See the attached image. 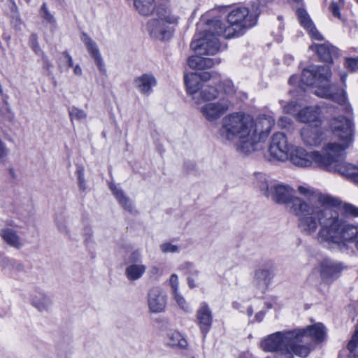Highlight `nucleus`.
I'll return each mask as SVG.
<instances>
[{"label": "nucleus", "mask_w": 358, "mask_h": 358, "mask_svg": "<svg viewBox=\"0 0 358 358\" xmlns=\"http://www.w3.org/2000/svg\"><path fill=\"white\" fill-rule=\"evenodd\" d=\"M257 180L262 193L274 202L285 205L298 217L301 231L314 236L318 243L343 245L358 233V227L347 223L331 208L340 203L333 196L308 185H299L297 191L303 196L301 198L294 195L289 185L267 180L262 173L257 175Z\"/></svg>", "instance_id": "obj_1"}, {"label": "nucleus", "mask_w": 358, "mask_h": 358, "mask_svg": "<svg viewBox=\"0 0 358 358\" xmlns=\"http://www.w3.org/2000/svg\"><path fill=\"white\" fill-rule=\"evenodd\" d=\"M274 124L270 115H261L255 119L244 113H232L222 120L220 136L223 141L234 143L239 154L249 155L259 149V143Z\"/></svg>", "instance_id": "obj_2"}, {"label": "nucleus", "mask_w": 358, "mask_h": 358, "mask_svg": "<svg viewBox=\"0 0 358 358\" xmlns=\"http://www.w3.org/2000/svg\"><path fill=\"white\" fill-rule=\"evenodd\" d=\"M326 336L325 327L316 323L306 328L272 334L262 341L261 347L264 351L280 352L287 358H306L314 349L315 343L322 342Z\"/></svg>", "instance_id": "obj_3"}, {"label": "nucleus", "mask_w": 358, "mask_h": 358, "mask_svg": "<svg viewBox=\"0 0 358 358\" xmlns=\"http://www.w3.org/2000/svg\"><path fill=\"white\" fill-rule=\"evenodd\" d=\"M330 128L332 135L338 139V141H331V150L336 152V162L332 165V169L325 170L338 172L347 178H356L358 176V166L343 162L345 151L354 141V124L352 120L346 117L334 119L331 122Z\"/></svg>", "instance_id": "obj_4"}, {"label": "nucleus", "mask_w": 358, "mask_h": 358, "mask_svg": "<svg viewBox=\"0 0 358 358\" xmlns=\"http://www.w3.org/2000/svg\"><path fill=\"white\" fill-rule=\"evenodd\" d=\"M331 71L328 66H313L305 69L300 78L297 76H292L289 80L291 85H298L303 90L306 86H313L315 89V94L322 98L331 99L340 105L345 104L346 98L344 94L333 93L335 87L330 84L329 78Z\"/></svg>", "instance_id": "obj_5"}, {"label": "nucleus", "mask_w": 358, "mask_h": 358, "mask_svg": "<svg viewBox=\"0 0 358 358\" xmlns=\"http://www.w3.org/2000/svg\"><path fill=\"white\" fill-rule=\"evenodd\" d=\"M213 27V21L208 24V29L205 30V34L201 36V34L194 36L190 46L195 52L196 55L192 56L188 59L189 67L195 69H203L213 67L215 64L220 63L218 59H212L203 57V55H214L220 48L217 38L218 34L217 30Z\"/></svg>", "instance_id": "obj_6"}, {"label": "nucleus", "mask_w": 358, "mask_h": 358, "mask_svg": "<svg viewBox=\"0 0 358 358\" xmlns=\"http://www.w3.org/2000/svg\"><path fill=\"white\" fill-rule=\"evenodd\" d=\"M331 141L322 146V151H307L299 146H292L288 160L294 166L302 168L316 166L322 169H332L336 162V152L331 149Z\"/></svg>", "instance_id": "obj_7"}, {"label": "nucleus", "mask_w": 358, "mask_h": 358, "mask_svg": "<svg viewBox=\"0 0 358 358\" xmlns=\"http://www.w3.org/2000/svg\"><path fill=\"white\" fill-rule=\"evenodd\" d=\"M257 11L250 13L247 8H238L231 10L227 15V26H224L219 20H213V27L218 29L217 33L224 38H231L241 36L244 31L256 24L258 15Z\"/></svg>", "instance_id": "obj_8"}, {"label": "nucleus", "mask_w": 358, "mask_h": 358, "mask_svg": "<svg viewBox=\"0 0 358 358\" xmlns=\"http://www.w3.org/2000/svg\"><path fill=\"white\" fill-rule=\"evenodd\" d=\"M335 198V196H334ZM336 199H338L340 201V203L338 206L331 207L334 208L337 213L339 215V216L344 220L347 223L358 227V224L352 223L347 220L345 217H358V207L348 203H343L342 201L340 200V199L336 197ZM320 244L323 245L325 247H327L329 248H339L341 250H347L350 248V245L353 244L356 249L358 250V233L354 236L353 238H351V240L345 241L343 245L341 244H327L324 243H320Z\"/></svg>", "instance_id": "obj_9"}, {"label": "nucleus", "mask_w": 358, "mask_h": 358, "mask_svg": "<svg viewBox=\"0 0 358 358\" xmlns=\"http://www.w3.org/2000/svg\"><path fill=\"white\" fill-rule=\"evenodd\" d=\"M341 117V116H338L337 117H334V119H337ZM333 120L334 118L330 120L329 124H331V122ZM318 126L319 124H315L314 127L308 124L304 126L301 129V138L304 144L309 146H320L323 144L324 146L329 141H338V139L332 135V131H331V138L328 140V138H330V136L326 134ZM329 129H331L330 124H329Z\"/></svg>", "instance_id": "obj_10"}, {"label": "nucleus", "mask_w": 358, "mask_h": 358, "mask_svg": "<svg viewBox=\"0 0 358 358\" xmlns=\"http://www.w3.org/2000/svg\"><path fill=\"white\" fill-rule=\"evenodd\" d=\"M292 146L289 144L287 138L283 133L274 134L268 147V153L271 159L280 162L288 161L289 153Z\"/></svg>", "instance_id": "obj_11"}, {"label": "nucleus", "mask_w": 358, "mask_h": 358, "mask_svg": "<svg viewBox=\"0 0 358 358\" xmlns=\"http://www.w3.org/2000/svg\"><path fill=\"white\" fill-rule=\"evenodd\" d=\"M233 107L232 101L220 97L216 101L205 103L200 109L203 116L210 122L216 121Z\"/></svg>", "instance_id": "obj_12"}, {"label": "nucleus", "mask_w": 358, "mask_h": 358, "mask_svg": "<svg viewBox=\"0 0 358 358\" xmlns=\"http://www.w3.org/2000/svg\"><path fill=\"white\" fill-rule=\"evenodd\" d=\"M143 255L140 250L133 251L129 256L125 276L130 281L140 279L145 273L147 267L143 264Z\"/></svg>", "instance_id": "obj_13"}, {"label": "nucleus", "mask_w": 358, "mask_h": 358, "mask_svg": "<svg viewBox=\"0 0 358 358\" xmlns=\"http://www.w3.org/2000/svg\"><path fill=\"white\" fill-rule=\"evenodd\" d=\"M343 268L341 262L326 258L318 264L314 271L320 273L322 281L329 283L340 276Z\"/></svg>", "instance_id": "obj_14"}, {"label": "nucleus", "mask_w": 358, "mask_h": 358, "mask_svg": "<svg viewBox=\"0 0 358 358\" xmlns=\"http://www.w3.org/2000/svg\"><path fill=\"white\" fill-rule=\"evenodd\" d=\"M210 75L208 72H192L187 73L184 76L186 90L194 103L199 102L198 96L199 91L203 85V81L210 79Z\"/></svg>", "instance_id": "obj_15"}, {"label": "nucleus", "mask_w": 358, "mask_h": 358, "mask_svg": "<svg viewBox=\"0 0 358 358\" xmlns=\"http://www.w3.org/2000/svg\"><path fill=\"white\" fill-rule=\"evenodd\" d=\"M147 303L149 310L152 313L165 311L167 305L166 292L159 287H152L148 292Z\"/></svg>", "instance_id": "obj_16"}, {"label": "nucleus", "mask_w": 358, "mask_h": 358, "mask_svg": "<svg viewBox=\"0 0 358 358\" xmlns=\"http://www.w3.org/2000/svg\"><path fill=\"white\" fill-rule=\"evenodd\" d=\"M29 302L37 311L44 313L52 309L51 296L41 289H35L29 294Z\"/></svg>", "instance_id": "obj_17"}, {"label": "nucleus", "mask_w": 358, "mask_h": 358, "mask_svg": "<svg viewBox=\"0 0 358 358\" xmlns=\"http://www.w3.org/2000/svg\"><path fill=\"white\" fill-rule=\"evenodd\" d=\"M196 323L199 327L200 331L205 338L210 329L213 323L212 310L206 302L201 303L196 310Z\"/></svg>", "instance_id": "obj_18"}, {"label": "nucleus", "mask_w": 358, "mask_h": 358, "mask_svg": "<svg viewBox=\"0 0 358 358\" xmlns=\"http://www.w3.org/2000/svg\"><path fill=\"white\" fill-rule=\"evenodd\" d=\"M81 40L85 44L91 57L93 59L99 71L104 75L106 73V69L97 44L86 34H83Z\"/></svg>", "instance_id": "obj_19"}, {"label": "nucleus", "mask_w": 358, "mask_h": 358, "mask_svg": "<svg viewBox=\"0 0 358 358\" xmlns=\"http://www.w3.org/2000/svg\"><path fill=\"white\" fill-rule=\"evenodd\" d=\"M150 34L160 40L169 38L173 33L172 27L166 24L159 18L151 20L148 22Z\"/></svg>", "instance_id": "obj_20"}, {"label": "nucleus", "mask_w": 358, "mask_h": 358, "mask_svg": "<svg viewBox=\"0 0 358 358\" xmlns=\"http://www.w3.org/2000/svg\"><path fill=\"white\" fill-rule=\"evenodd\" d=\"M297 18L301 25L306 29L310 36L316 41H322V35L317 30L309 15L303 8H298L296 11Z\"/></svg>", "instance_id": "obj_21"}, {"label": "nucleus", "mask_w": 358, "mask_h": 358, "mask_svg": "<svg viewBox=\"0 0 358 358\" xmlns=\"http://www.w3.org/2000/svg\"><path fill=\"white\" fill-rule=\"evenodd\" d=\"M157 83L156 78L151 73H143L134 80V87L140 93L145 95H150Z\"/></svg>", "instance_id": "obj_22"}, {"label": "nucleus", "mask_w": 358, "mask_h": 358, "mask_svg": "<svg viewBox=\"0 0 358 358\" xmlns=\"http://www.w3.org/2000/svg\"><path fill=\"white\" fill-rule=\"evenodd\" d=\"M296 120L303 123L320 124V108L317 106H308L301 109L296 114Z\"/></svg>", "instance_id": "obj_23"}, {"label": "nucleus", "mask_w": 358, "mask_h": 358, "mask_svg": "<svg viewBox=\"0 0 358 358\" xmlns=\"http://www.w3.org/2000/svg\"><path fill=\"white\" fill-rule=\"evenodd\" d=\"M273 274L267 268H259L255 271L253 275V283L264 292L271 284Z\"/></svg>", "instance_id": "obj_24"}, {"label": "nucleus", "mask_w": 358, "mask_h": 358, "mask_svg": "<svg viewBox=\"0 0 358 358\" xmlns=\"http://www.w3.org/2000/svg\"><path fill=\"white\" fill-rule=\"evenodd\" d=\"M310 48L316 50L320 59L325 62H331L334 58L338 55V48L329 43H324L321 45H312Z\"/></svg>", "instance_id": "obj_25"}, {"label": "nucleus", "mask_w": 358, "mask_h": 358, "mask_svg": "<svg viewBox=\"0 0 358 358\" xmlns=\"http://www.w3.org/2000/svg\"><path fill=\"white\" fill-rule=\"evenodd\" d=\"M221 94V92L218 91V90L213 86L203 84L198 93L199 102L194 103L196 105H200L203 102H210V101L214 100L215 98L222 97Z\"/></svg>", "instance_id": "obj_26"}, {"label": "nucleus", "mask_w": 358, "mask_h": 358, "mask_svg": "<svg viewBox=\"0 0 358 358\" xmlns=\"http://www.w3.org/2000/svg\"><path fill=\"white\" fill-rule=\"evenodd\" d=\"M0 236L7 244L12 247L20 248L22 245L20 237L17 234L15 231L9 227L1 229Z\"/></svg>", "instance_id": "obj_27"}, {"label": "nucleus", "mask_w": 358, "mask_h": 358, "mask_svg": "<svg viewBox=\"0 0 358 358\" xmlns=\"http://www.w3.org/2000/svg\"><path fill=\"white\" fill-rule=\"evenodd\" d=\"M166 342L169 346L181 349H185L187 346L186 338L180 332L176 331H170L167 334Z\"/></svg>", "instance_id": "obj_28"}, {"label": "nucleus", "mask_w": 358, "mask_h": 358, "mask_svg": "<svg viewBox=\"0 0 358 358\" xmlns=\"http://www.w3.org/2000/svg\"><path fill=\"white\" fill-rule=\"evenodd\" d=\"M110 189L122 208L132 213V202L124 195L123 192L117 186L113 184L110 185Z\"/></svg>", "instance_id": "obj_29"}, {"label": "nucleus", "mask_w": 358, "mask_h": 358, "mask_svg": "<svg viewBox=\"0 0 358 358\" xmlns=\"http://www.w3.org/2000/svg\"><path fill=\"white\" fill-rule=\"evenodd\" d=\"M134 5L138 13L143 16L150 15L155 8V0H134Z\"/></svg>", "instance_id": "obj_30"}, {"label": "nucleus", "mask_w": 358, "mask_h": 358, "mask_svg": "<svg viewBox=\"0 0 358 358\" xmlns=\"http://www.w3.org/2000/svg\"><path fill=\"white\" fill-rule=\"evenodd\" d=\"M158 18L166 24L176 25L178 23L179 17L176 15L173 10L164 9L157 13Z\"/></svg>", "instance_id": "obj_31"}, {"label": "nucleus", "mask_w": 358, "mask_h": 358, "mask_svg": "<svg viewBox=\"0 0 358 358\" xmlns=\"http://www.w3.org/2000/svg\"><path fill=\"white\" fill-rule=\"evenodd\" d=\"M219 88L220 90L218 91L221 92L222 96L232 101V96L236 93V89L231 80L223 81L219 85Z\"/></svg>", "instance_id": "obj_32"}, {"label": "nucleus", "mask_w": 358, "mask_h": 358, "mask_svg": "<svg viewBox=\"0 0 358 358\" xmlns=\"http://www.w3.org/2000/svg\"><path fill=\"white\" fill-rule=\"evenodd\" d=\"M344 6L345 0H330L328 8L334 17L342 20L341 10Z\"/></svg>", "instance_id": "obj_33"}, {"label": "nucleus", "mask_w": 358, "mask_h": 358, "mask_svg": "<svg viewBox=\"0 0 358 358\" xmlns=\"http://www.w3.org/2000/svg\"><path fill=\"white\" fill-rule=\"evenodd\" d=\"M69 114L71 121L77 120L81 122L85 120L87 117V113L78 107H72L69 110Z\"/></svg>", "instance_id": "obj_34"}, {"label": "nucleus", "mask_w": 358, "mask_h": 358, "mask_svg": "<svg viewBox=\"0 0 358 358\" xmlns=\"http://www.w3.org/2000/svg\"><path fill=\"white\" fill-rule=\"evenodd\" d=\"M348 349L350 353L348 358H358V356L356 355V352H358V329L355 331L350 341Z\"/></svg>", "instance_id": "obj_35"}, {"label": "nucleus", "mask_w": 358, "mask_h": 358, "mask_svg": "<svg viewBox=\"0 0 358 358\" xmlns=\"http://www.w3.org/2000/svg\"><path fill=\"white\" fill-rule=\"evenodd\" d=\"M40 15L46 23L50 24H55V18L54 15L48 10L45 3H43L40 9Z\"/></svg>", "instance_id": "obj_36"}, {"label": "nucleus", "mask_w": 358, "mask_h": 358, "mask_svg": "<svg viewBox=\"0 0 358 358\" xmlns=\"http://www.w3.org/2000/svg\"><path fill=\"white\" fill-rule=\"evenodd\" d=\"M177 305L183 310H190V306L180 292L171 294Z\"/></svg>", "instance_id": "obj_37"}, {"label": "nucleus", "mask_w": 358, "mask_h": 358, "mask_svg": "<svg viewBox=\"0 0 358 358\" xmlns=\"http://www.w3.org/2000/svg\"><path fill=\"white\" fill-rule=\"evenodd\" d=\"M159 249L163 253H178L180 251L179 246L170 242H165L159 245Z\"/></svg>", "instance_id": "obj_38"}, {"label": "nucleus", "mask_w": 358, "mask_h": 358, "mask_svg": "<svg viewBox=\"0 0 358 358\" xmlns=\"http://www.w3.org/2000/svg\"><path fill=\"white\" fill-rule=\"evenodd\" d=\"M169 285L171 288V294L180 292L179 279L177 274L173 273L171 275L169 279Z\"/></svg>", "instance_id": "obj_39"}, {"label": "nucleus", "mask_w": 358, "mask_h": 358, "mask_svg": "<svg viewBox=\"0 0 358 358\" xmlns=\"http://www.w3.org/2000/svg\"><path fill=\"white\" fill-rule=\"evenodd\" d=\"M283 111L287 114L295 115L296 117L297 104L295 101H291L285 105L283 108Z\"/></svg>", "instance_id": "obj_40"}, {"label": "nucleus", "mask_w": 358, "mask_h": 358, "mask_svg": "<svg viewBox=\"0 0 358 358\" xmlns=\"http://www.w3.org/2000/svg\"><path fill=\"white\" fill-rule=\"evenodd\" d=\"M346 66L351 71H356L358 69V58H350L346 60Z\"/></svg>", "instance_id": "obj_41"}, {"label": "nucleus", "mask_w": 358, "mask_h": 358, "mask_svg": "<svg viewBox=\"0 0 358 358\" xmlns=\"http://www.w3.org/2000/svg\"><path fill=\"white\" fill-rule=\"evenodd\" d=\"M0 114L2 117H8L10 114V108L6 100L3 99L1 106H0Z\"/></svg>", "instance_id": "obj_42"}, {"label": "nucleus", "mask_w": 358, "mask_h": 358, "mask_svg": "<svg viewBox=\"0 0 358 358\" xmlns=\"http://www.w3.org/2000/svg\"><path fill=\"white\" fill-rule=\"evenodd\" d=\"M78 184H79L80 189H82L83 191H84L86 188V183L85 181V178H84L83 173L81 171L78 172Z\"/></svg>", "instance_id": "obj_43"}, {"label": "nucleus", "mask_w": 358, "mask_h": 358, "mask_svg": "<svg viewBox=\"0 0 358 358\" xmlns=\"http://www.w3.org/2000/svg\"><path fill=\"white\" fill-rule=\"evenodd\" d=\"M278 124L281 127H287L291 124V120L287 117H282L279 119Z\"/></svg>", "instance_id": "obj_44"}, {"label": "nucleus", "mask_w": 358, "mask_h": 358, "mask_svg": "<svg viewBox=\"0 0 358 358\" xmlns=\"http://www.w3.org/2000/svg\"><path fill=\"white\" fill-rule=\"evenodd\" d=\"M7 155V150L4 143L0 139V159L3 158Z\"/></svg>", "instance_id": "obj_45"}, {"label": "nucleus", "mask_w": 358, "mask_h": 358, "mask_svg": "<svg viewBox=\"0 0 358 358\" xmlns=\"http://www.w3.org/2000/svg\"><path fill=\"white\" fill-rule=\"evenodd\" d=\"M190 270V275L197 276L199 274V271L197 269H194L192 264L191 263H185V264Z\"/></svg>", "instance_id": "obj_46"}, {"label": "nucleus", "mask_w": 358, "mask_h": 358, "mask_svg": "<svg viewBox=\"0 0 358 358\" xmlns=\"http://www.w3.org/2000/svg\"><path fill=\"white\" fill-rule=\"evenodd\" d=\"M64 55L65 59L67 62L69 67H73V59H72L71 56L69 55L67 52L64 53Z\"/></svg>", "instance_id": "obj_47"}, {"label": "nucleus", "mask_w": 358, "mask_h": 358, "mask_svg": "<svg viewBox=\"0 0 358 358\" xmlns=\"http://www.w3.org/2000/svg\"><path fill=\"white\" fill-rule=\"evenodd\" d=\"M187 284H188V286L189 288L192 289V288H194L196 287V283L195 282V280L191 277V276H189L187 279Z\"/></svg>", "instance_id": "obj_48"}, {"label": "nucleus", "mask_w": 358, "mask_h": 358, "mask_svg": "<svg viewBox=\"0 0 358 358\" xmlns=\"http://www.w3.org/2000/svg\"><path fill=\"white\" fill-rule=\"evenodd\" d=\"M73 73L76 76H81L83 73L82 68L80 65L76 64V66H73Z\"/></svg>", "instance_id": "obj_49"}, {"label": "nucleus", "mask_w": 358, "mask_h": 358, "mask_svg": "<svg viewBox=\"0 0 358 358\" xmlns=\"http://www.w3.org/2000/svg\"><path fill=\"white\" fill-rule=\"evenodd\" d=\"M276 299H273V302H269V301H267L265 303V306L266 307L268 308V309H271V308H275V304H276Z\"/></svg>", "instance_id": "obj_50"}, {"label": "nucleus", "mask_w": 358, "mask_h": 358, "mask_svg": "<svg viewBox=\"0 0 358 358\" xmlns=\"http://www.w3.org/2000/svg\"><path fill=\"white\" fill-rule=\"evenodd\" d=\"M265 315V313L263 312V311H259V313H257L256 315H255V319H256V321L257 322H261L264 317Z\"/></svg>", "instance_id": "obj_51"}, {"label": "nucleus", "mask_w": 358, "mask_h": 358, "mask_svg": "<svg viewBox=\"0 0 358 358\" xmlns=\"http://www.w3.org/2000/svg\"><path fill=\"white\" fill-rule=\"evenodd\" d=\"M347 75L345 73L341 76L343 82H345Z\"/></svg>", "instance_id": "obj_52"}, {"label": "nucleus", "mask_w": 358, "mask_h": 358, "mask_svg": "<svg viewBox=\"0 0 358 358\" xmlns=\"http://www.w3.org/2000/svg\"><path fill=\"white\" fill-rule=\"evenodd\" d=\"M34 50L37 53L40 51L39 48L36 45L34 46Z\"/></svg>", "instance_id": "obj_53"}, {"label": "nucleus", "mask_w": 358, "mask_h": 358, "mask_svg": "<svg viewBox=\"0 0 358 358\" xmlns=\"http://www.w3.org/2000/svg\"><path fill=\"white\" fill-rule=\"evenodd\" d=\"M0 94H3V88L1 85H0Z\"/></svg>", "instance_id": "obj_54"}, {"label": "nucleus", "mask_w": 358, "mask_h": 358, "mask_svg": "<svg viewBox=\"0 0 358 358\" xmlns=\"http://www.w3.org/2000/svg\"><path fill=\"white\" fill-rule=\"evenodd\" d=\"M252 310H250V309H248V315H252Z\"/></svg>", "instance_id": "obj_55"}, {"label": "nucleus", "mask_w": 358, "mask_h": 358, "mask_svg": "<svg viewBox=\"0 0 358 358\" xmlns=\"http://www.w3.org/2000/svg\"><path fill=\"white\" fill-rule=\"evenodd\" d=\"M59 228H60L61 231H65V228L64 227L63 228L62 227H59Z\"/></svg>", "instance_id": "obj_56"}, {"label": "nucleus", "mask_w": 358, "mask_h": 358, "mask_svg": "<svg viewBox=\"0 0 358 358\" xmlns=\"http://www.w3.org/2000/svg\"><path fill=\"white\" fill-rule=\"evenodd\" d=\"M293 1L296 2V3H300L302 0H293Z\"/></svg>", "instance_id": "obj_57"}, {"label": "nucleus", "mask_w": 358, "mask_h": 358, "mask_svg": "<svg viewBox=\"0 0 358 358\" xmlns=\"http://www.w3.org/2000/svg\"><path fill=\"white\" fill-rule=\"evenodd\" d=\"M12 226H14L15 227H17V224H14V225H13V224H10V227H12Z\"/></svg>", "instance_id": "obj_58"}, {"label": "nucleus", "mask_w": 358, "mask_h": 358, "mask_svg": "<svg viewBox=\"0 0 358 358\" xmlns=\"http://www.w3.org/2000/svg\"><path fill=\"white\" fill-rule=\"evenodd\" d=\"M22 219L24 220V222H27V217H24Z\"/></svg>", "instance_id": "obj_59"}, {"label": "nucleus", "mask_w": 358, "mask_h": 358, "mask_svg": "<svg viewBox=\"0 0 358 358\" xmlns=\"http://www.w3.org/2000/svg\"><path fill=\"white\" fill-rule=\"evenodd\" d=\"M358 2V0H356Z\"/></svg>", "instance_id": "obj_60"}, {"label": "nucleus", "mask_w": 358, "mask_h": 358, "mask_svg": "<svg viewBox=\"0 0 358 358\" xmlns=\"http://www.w3.org/2000/svg\"><path fill=\"white\" fill-rule=\"evenodd\" d=\"M192 358H194V357H192Z\"/></svg>", "instance_id": "obj_61"}]
</instances>
